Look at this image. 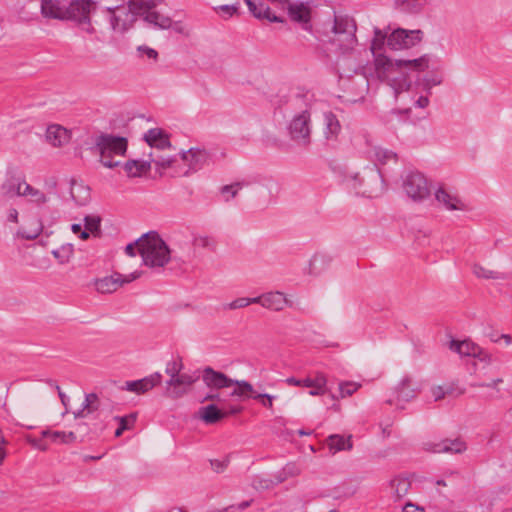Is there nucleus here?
Segmentation results:
<instances>
[{"mask_svg": "<svg viewBox=\"0 0 512 512\" xmlns=\"http://www.w3.org/2000/svg\"><path fill=\"white\" fill-rule=\"evenodd\" d=\"M146 142L153 148L164 150L171 146L168 135L159 128H152L144 136Z\"/></svg>", "mask_w": 512, "mask_h": 512, "instance_id": "27", "label": "nucleus"}, {"mask_svg": "<svg viewBox=\"0 0 512 512\" xmlns=\"http://www.w3.org/2000/svg\"><path fill=\"white\" fill-rule=\"evenodd\" d=\"M472 272L477 278L486 280H505L506 275L498 270H492L480 264H474Z\"/></svg>", "mask_w": 512, "mask_h": 512, "instance_id": "34", "label": "nucleus"}, {"mask_svg": "<svg viewBox=\"0 0 512 512\" xmlns=\"http://www.w3.org/2000/svg\"><path fill=\"white\" fill-rule=\"evenodd\" d=\"M44 437H50L54 442L61 443H73L76 441L77 437L74 432H60V431H49L45 430L42 432Z\"/></svg>", "mask_w": 512, "mask_h": 512, "instance_id": "41", "label": "nucleus"}, {"mask_svg": "<svg viewBox=\"0 0 512 512\" xmlns=\"http://www.w3.org/2000/svg\"><path fill=\"white\" fill-rule=\"evenodd\" d=\"M370 158L374 160L375 164L385 165L390 162H397V154L391 150L382 147H373L370 151Z\"/></svg>", "mask_w": 512, "mask_h": 512, "instance_id": "33", "label": "nucleus"}, {"mask_svg": "<svg viewBox=\"0 0 512 512\" xmlns=\"http://www.w3.org/2000/svg\"><path fill=\"white\" fill-rule=\"evenodd\" d=\"M287 5V11L290 19L294 22L300 23L305 30L311 29V7L309 3L296 2L289 3Z\"/></svg>", "mask_w": 512, "mask_h": 512, "instance_id": "21", "label": "nucleus"}, {"mask_svg": "<svg viewBox=\"0 0 512 512\" xmlns=\"http://www.w3.org/2000/svg\"><path fill=\"white\" fill-rule=\"evenodd\" d=\"M66 21H73L87 34H95L96 28L92 21V15L98 10V3L94 0H70L68 1Z\"/></svg>", "mask_w": 512, "mask_h": 512, "instance_id": "6", "label": "nucleus"}, {"mask_svg": "<svg viewBox=\"0 0 512 512\" xmlns=\"http://www.w3.org/2000/svg\"><path fill=\"white\" fill-rule=\"evenodd\" d=\"M449 349L460 356H472L474 358H479L481 361H491V356L488 353L484 352L478 345L468 340H451L449 343Z\"/></svg>", "mask_w": 512, "mask_h": 512, "instance_id": "18", "label": "nucleus"}, {"mask_svg": "<svg viewBox=\"0 0 512 512\" xmlns=\"http://www.w3.org/2000/svg\"><path fill=\"white\" fill-rule=\"evenodd\" d=\"M70 194L72 199L78 205H85L88 203L90 198L89 189L82 184L72 183Z\"/></svg>", "mask_w": 512, "mask_h": 512, "instance_id": "38", "label": "nucleus"}, {"mask_svg": "<svg viewBox=\"0 0 512 512\" xmlns=\"http://www.w3.org/2000/svg\"><path fill=\"white\" fill-rule=\"evenodd\" d=\"M411 483L408 478L405 477H395L390 481V489L393 495L397 500L404 497L409 489Z\"/></svg>", "mask_w": 512, "mask_h": 512, "instance_id": "35", "label": "nucleus"}, {"mask_svg": "<svg viewBox=\"0 0 512 512\" xmlns=\"http://www.w3.org/2000/svg\"><path fill=\"white\" fill-rule=\"evenodd\" d=\"M250 304H257L256 297L253 298H247V297H241L237 298L231 303L228 304V308L231 310L244 308Z\"/></svg>", "mask_w": 512, "mask_h": 512, "instance_id": "51", "label": "nucleus"}, {"mask_svg": "<svg viewBox=\"0 0 512 512\" xmlns=\"http://www.w3.org/2000/svg\"><path fill=\"white\" fill-rule=\"evenodd\" d=\"M503 382V379L502 378H496V379H492L490 382H478V381H474V382H471L470 383V387L472 388H482V387H487V388H493V389H496L497 385L502 383Z\"/></svg>", "mask_w": 512, "mask_h": 512, "instance_id": "55", "label": "nucleus"}, {"mask_svg": "<svg viewBox=\"0 0 512 512\" xmlns=\"http://www.w3.org/2000/svg\"><path fill=\"white\" fill-rule=\"evenodd\" d=\"M244 186H247L244 182H235L230 185H225L221 188V193L223 195L230 194L231 198H234L237 196L238 191L241 190Z\"/></svg>", "mask_w": 512, "mask_h": 512, "instance_id": "53", "label": "nucleus"}, {"mask_svg": "<svg viewBox=\"0 0 512 512\" xmlns=\"http://www.w3.org/2000/svg\"><path fill=\"white\" fill-rule=\"evenodd\" d=\"M323 134L327 141H335L341 131V125L335 114L328 111L323 114Z\"/></svg>", "mask_w": 512, "mask_h": 512, "instance_id": "26", "label": "nucleus"}, {"mask_svg": "<svg viewBox=\"0 0 512 512\" xmlns=\"http://www.w3.org/2000/svg\"><path fill=\"white\" fill-rule=\"evenodd\" d=\"M360 384L355 382H342L339 384L340 395L342 398L351 396L360 388Z\"/></svg>", "mask_w": 512, "mask_h": 512, "instance_id": "50", "label": "nucleus"}, {"mask_svg": "<svg viewBox=\"0 0 512 512\" xmlns=\"http://www.w3.org/2000/svg\"><path fill=\"white\" fill-rule=\"evenodd\" d=\"M402 68H408L414 71H424L428 68L429 59L426 56H422L412 60H401Z\"/></svg>", "mask_w": 512, "mask_h": 512, "instance_id": "45", "label": "nucleus"}, {"mask_svg": "<svg viewBox=\"0 0 512 512\" xmlns=\"http://www.w3.org/2000/svg\"><path fill=\"white\" fill-rule=\"evenodd\" d=\"M403 512H425L423 507L415 505L411 502L406 503L403 507Z\"/></svg>", "mask_w": 512, "mask_h": 512, "instance_id": "64", "label": "nucleus"}, {"mask_svg": "<svg viewBox=\"0 0 512 512\" xmlns=\"http://www.w3.org/2000/svg\"><path fill=\"white\" fill-rule=\"evenodd\" d=\"M100 411L99 414L102 413L101 410V402L95 393H90L85 396V400L82 405V409L74 412V417L77 418H86L88 415Z\"/></svg>", "mask_w": 512, "mask_h": 512, "instance_id": "28", "label": "nucleus"}, {"mask_svg": "<svg viewBox=\"0 0 512 512\" xmlns=\"http://www.w3.org/2000/svg\"><path fill=\"white\" fill-rule=\"evenodd\" d=\"M403 188L413 201H422L430 195L428 182L423 174L419 172H410L403 181Z\"/></svg>", "mask_w": 512, "mask_h": 512, "instance_id": "14", "label": "nucleus"}, {"mask_svg": "<svg viewBox=\"0 0 512 512\" xmlns=\"http://www.w3.org/2000/svg\"><path fill=\"white\" fill-rule=\"evenodd\" d=\"M69 0H41L40 10L44 18L66 21Z\"/></svg>", "mask_w": 512, "mask_h": 512, "instance_id": "20", "label": "nucleus"}, {"mask_svg": "<svg viewBox=\"0 0 512 512\" xmlns=\"http://www.w3.org/2000/svg\"><path fill=\"white\" fill-rule=\"evenodd\" d=\"M85 230L89 233H95L100 230L101 218L96 215H87L84 218Z\"/></svg>", "mask_w": 512, "mask_h": 512, "instance_id": "48", "label": "nucleus"}, {"mask_svg": "<svg viewBox=\"0 0 512 512\" xmlns=\"http://www.w3.org/2000/svg\"><path fill=\"white\" fill-rule=\"evenodd\" d=\"M141 275L140 272H133L129 275H122L120 273H115L109 277H104L98 281H96V289L100 293H112L116 291L120 286L126 283H130Z\"/></svg>", "mask_w": 512, "mask_h": 512, "instance_id": "17", "label": "nucleus"}, {"mask_svg": "<svg viewBox=\"0 0 512 512\" xmlns=\"http://www.w3.org/2000/svg\"><path fill=\"white\" fill-rule=\"evenodd\" d=\"M151 169V161L129 160L124 164L128 177H141Z\"/></svg>", "mask_w": 512, "mask_h": 512, "instance_id": "31", "label": "nucleus"}, {"mask_svg": "<svg viewBox=\"0 0 512 512\" xmlns=\"http://www.w3.org/2000/svg\"><path fill=\"white\" fill-rule=\"evenodd\" d=\"M210 464H211L212 469L216 473H222L227 468L228 460L214 459V460H210Z\"/></svg>", "mask_w": 512, "mask_h": 512, "instance_id": "61", "label": "nucleus"}, {"mask_svg": "<svg viewBox=\"0 0 512 512\" xmlns=\"http://www.w3.org/2000/svg\"><path fill=\"white\" fill-rule=\"evenodd\" d=\"M256 301L257 304H260L262 307L273 311H281L285 306L292 305L285 294L280 291H272L261 294L256 297Z\"/></svg>", "mask_w": 512, "mask_h": 512, "instance_id": "22", "label": "nucleus"}, {"mask_svg": "<svg viewBox=\"0 0 512 512\" xmlns=\"http://www.w3.org/2000/svg\"><path fill=\"white\" fill-rule=\"evenodd\" d=\"M348 185L356 191L357 194L373 198L384 192V180L377 166L367 167L362 175H355L347 179Z\"/></svg>", "mask_w": 512, "mask_h": 512, "instance_id": "4", "label": "nucleus"}, {"mask_svg": "<svg viewBox=\"0 0 512 512\" xmlns=\"http://www.w3.org/2000/svg\"><path fill=\"white\" fill-rule=\"evenodd\" d=\"M197 379L198 377L187 373H180L174 379H169L166 381V396L171 399L183 397L188 393L189 387H191Z\"/></svg>", "mask_w": 512, "mask_h": 512, "instance_id": "16", "label": "nucleus"}, {"mask_svg": "<svg viewBox=\"0 0 512 512\" xmlns=\"http://www.w3.org/2000/svg\"><path fill=\"white\" fill-rule=\"evenodd\" d=\"M128 147L125 137L111 134H101L95 140V149L100 154L101 163L107 168H114L120 161H114L115 156H124Z\"/></svg>", "mask_w": 512, "mask_h": 512, "instance_id": "5", "label": "nucleus"}, {"mask_svg": "<svg viewBox=\"0 0 512 512\" xmlns=\"http://www.w3.org/2000/svg\"><path fill=\"white\" fill-rule=\"evenodd\" d=\"M114 420L118 422L119 427L115 431V436L120 437L124 431L130 430L133 428L135 422H136V415L135 414H129L127 416H116L114 417Z\"/></svg>", "mask_w": 512, "mask_h": 512, "instance_id": "42", "label": "nucleus"}, {"mask_svg": "<svg viewBox=\"0 0 512 512\" xmlns=\"http://www.w3.org/2000/svg\"><path fill=\"white\" fill-rule=\"evenodd\" d=\"M327 379L323 373H316L315 378H311V385L309 388H322L326 389Z\"/></svg>", "mask_w": 512, "mask_h": 512, "instance_id": "56", "label": "nucleus"}, {"mask_svg": "<svg viewBox=\"0 0 512 512\" xmlns=\"http://www.w3.org/2000/svg\"><path fill=\"white\" fill-rule=\"evenodd\" d=\"M466 450V444L460 439H446L435 443L432 451L435 453H462Z\"/></svg>", "mask_w": 512, "mask_h": 512, "instance_id": "29", "label": "nucleus"}, {"mask_svg": "<svg viewBox=\"0 0 512 512\" xmlns=\"http://www.w3.org/2000/svg\"><path fill=\"white\" fill-rule=\"evenodd\" d=\"M301 473V469L296 463H287L281 471L275 474L276 483H282L289 478L296 477Z\"/></svg>", "mask_w": 512, "mask_h": 512, "instance_id": "40", "label": "nucleus"}, {"mask_svg": "<svg viewBox=\"0 0 512 512\" xmlns=\"http://www.w3.org/2000/svg\"><path fill=\"white\" fill-rule=\"evenodd\" d=\"M285 382L290 386H302V387H310L311 378L306 377L304 379H297L295 377H289L285 380Z\"/></svg>", "mask_w": 512, "mask_h": 512, "instance_id": "58", "label": "nucleus"}, {"mask_svg": "<svg viewBox=\"0 0 512 512\" xmlns=\"http://www.w3.org/2000/svg\"><path fill=\"white\" fill-rule=\"evenodd\" d=\"M251 504V501H243L240 504L236 505H230L226 508H224L221 512H237V511H243L247 507H249Z\"/></svg>", "mask_w": 512, "mask_h": 512, "instance_id": "62", "label": "nucleus"}, {"mask_svg": "<svg viewBox=\"0 0 512 512\" xmlns=\"http://www.w3.org/2000/svg\"><path fill=\"white\" fill-rule=\"evenodd\" d=\"M138 51L145 54L150 59L156 60L158 57V52L155 49L150 48L148 46H139Z\"/></svg>", "mask_w": 512, "mask_h": 512, "instance_id": "63", "label": "nucleus"}, {"mask_svg": "<svg viewBox=\"0 0 512 512\" xmlns=\"http://www.w3.org/2000/svg\"><path fill=\"white\" fill-rule=\"evenodd\" d=\"M182 368L183 365L180 361L172 360L167 363L165 372L170 376V379H174L180 374Z\"/></svg>", "mask_w": 512, "mask_h": 512, "instance_id": "52", "label": "nucleus"}, {"mask_svg": "<svg viewBox=\"0 0 512 512\" xmlns=\"http://www.w3.org/2000/svg\"><path fill=\"white\" fill-rule=\"evenodd\" d=\"M239 6L238 4H232V5H220L215 8L216 12L221 16L223 19H229L233 15L238 13Z\"/></svg>", "mask_w": 512, "mask_h": 512, "instance_id": "49", "label": "nucleus"}, {"mask_svg": "<svg viewBox=\"0 0 512 512\" xmlns=\"http://www.w3.org/2000/svg\"><path fill=\"white\" fill-rule=\"evenodd\" d=\"M202 381L206 387L231 389L229 396L232 399L244 401L246 399L253 398L258 400L265 408L269 410L273 409V400L276 396L266 393H256L252 384L246 380L232 379L225 373L207 366L202 371Z\"/></svg>", "mask_w": 512, "mask_h": 512, "instance_id": "1", "label": "nucleus"}, {"mask_svg": "<svg viewBox=\"0 0 512 512\" xmlns=\"http://www.w3.org/2000/svg\"><path fill=\"white\" fill-rule=\"evenodd\" d=\"M421 30H405L398 28L387 38V45L392 50L408 49L415 46L422 40Z\"/></svg>", "mask_w": 512, "mask_h": 512, "instance_id": "15", "label": "nucleus"}, {"mask_svg": "<svg viewBox=\"0 0 512 512\" xmlns=\"http://www.w3.org/2000/svg\"><path fill=\"white\" fill-rule=\"evenodd\" d=\"M374 66L376 77L381 81H388L391 84L396 83L397 81L395 74L402 71L401 59L392 61L391 59L387 58L382 54H378L377 56H375ZM395 85L397 86L395 87V89L396 91H398L408 89L410 83L407 81L405 77H403L401 81H399Z\"/></svg>", "mask_w": 512, "mask_h": 512, "instance_id": "9", "label": "nucleus"}, {"mask_svg": "<svg viewBox=\"0 0 512 512\" xmlns=\"http://www.w3.org/2000/svg\"><path fill=\"white\" fill-rule=\"evenodd\" d=\"M251 14L260 20H267L272 23H282L283 18L275 15L269 6L262 2L255 3L252 0H244Z\"/></svg>", "mask_w": 512, "mask_h": 512, "instance_id": "24", "label": "nucleus"}, {"mask_svg": "<svg viewBox=\"0 0 512 512\" xmlns=\"http://www.w3.org/2000/svg\"><path fill=\"white\" fill-rule=\"evenodd\" d=\"M207 388L209 392L204 396L201 402L210 401L211 403L198 410V418L205 424H216L230 415H237L242 412V406L230 403L228 397H231L229 393L226 394L224 392L225 389Z\"/></svg>", "mask_w": 512, "mask_h": 512, "instance_id": "2", "label": "nucleus"}, {"mask_svg": "<svg viewBox=\"0 0 512 512\" xmlns=\"http://www.w3.org/2000/svg\"><path fill=\"white\" fill-rule=\"evenodd\" d=\"M397 401L408 402L416 396V389L412 387L410 377H404L395 388Z\"/></svg>", "mask_w": 512, "mask_h": 512, "instance_id": "32", "label": "nucleus"}, {"mask_svg": "<svg viewBox=\"0 0 512 512\" xmlns=\"http://www.w3.org/2000/svg\"><path fill=\"white\" fill-rule=\"evenodd\" d=\"M337 51L339 54L335 60V68L340 78H351L354 74H358L362 69V61L355 46L351 49L341 46Z\"/></svg>", "mask_w": 512, "mask_h": 512, "instance_id": "11", "label": "nucleus"}, {"mask_svg": "<svg viewBox=\"0 0 512 512\" xmlns=\"http://www.w3.org/2000/svg\"><path fill=\"white\" fill-rule=\"evenodd\" d=\"M182 160L188 164L190 169L197 170L207 160V153L200 149H189L181 154Z\"/></svg>", "mask_w": 512, "mask_h": 512, "instance_id": "30", "label": "nucleus"}, {"mask_svg": "<svg viewBox=\"0 0 512 512\" xmlns=\"http://www.w3.org/2000/svg\"><path fill=\"white\" fill-rule=\"evenodd\" d=\"M331 262V258L325 254H315L309 262V274H320Z\"/></svg>", "mask_w": 512, "mask_h": 512, "instance_id": "36", "label": "nucleus"}, {"mask_svg": "<svg viewBox=\"0 0 512 512\" xmlns=\"http://www.w3.org/2000/svg\"><path fill=\"white\" fill-rule=\"evenodd\" d=\"M74 254V247L72 244L62 245L60 248L52 251V255L58 260L60 264H66L70 261Z\"/></svg>", "mask_w": 512, "mask_h": 512, "instance_id": "44", "label": "nucleus"}, {"mask_svg": "<svg viewBox=\"0 0 512 512\" xmlns=\"http://www.w3.org/2000/svg\"><path fill=\"white\" fill-rule=\"evenodd\" d=\"M435 199L439 205L448 211H466L468 206L457 194L448 191L444 186L435 191Z\"/></svg>", "mask_w": 512, "mask_h": 512, "instance_id": "19", "label": "nucleus"}, {"mask_svg": "<svg viewBox=\"0 0 512 512\" xmlns=\"http://www.w3.org/2000/svg\"><path fill=\"white\" fill-rule=\"evenodd\" d=\"M46 140L54 147H61L70 141V132L60 125H51L46 130Z\"/></svg>", "mask_w": 512, "mask_h": 512, "instance_id": "25", "label": "nucleus"}, {"mask_svg": "<svg viewBox=\"0 0 512 512\" xmlns=\"http://www.w3.org/2000/svg\"><path fill=\"white\" fill-rule=\"evenodd\" d=\"M150 161L154 162L155 165L160 169H167L171 167L175 160L171 157H159L157 159H151Z\"/></svg>", "mask_w": 512, "mask_h": 512, "instance_id": "60", "label": "nucleus"}, {"mask_svg": "<svg viewBox=\"0 0 512 512\" xmlns=\"http://www.w3.org/2000/svg\"><path fill=\"white\" fill-rule=\"evenodd\" d=\"M161 381L162 375L159 372H155L145 378L126 382V390L136 394H143L159 385Z\"/></svg>", "mask_w": 512, "mask_h": 512, "instance_id": "23", "label": "nucleus"}, {"mask_svg": "<svg viewBox=\"0 0 512 512\" xmlns=\"http://www.w3.org/2000/svg\"><path fill=\"white\" fill-rule=\"evenodd\" d=\"M388 38L385 33L381 30H375V36L371 43V50L375 53L376 50H380L384 45L385 39Z\"/></svg>", "mask_w": 512, "mask_h": 512, "instance_id": "54", "label": "nucleus"}, {"mask_svg": "<svg viewBox=\"0 0 512 512\" xmlns=\"http://www.w3.org/2000/svg\"><path fill=\"white\" fill-rule=\"evenodd\" d=\"M396 2L402 10L417 13L423 8L426 0H396Z\"/></svg>", "mask_w": 512, "mask_h": 512, "instance_id": "46", "label": "nucleus"}, {"mask_svg": "<svg viewBox=\"0 0 512 512\" xmlns=\"http://www.w3.org/2000/svg\"><path fill=\"white\" fill-rule=\"evenodd\" d=\"M290 139L300 147L307 148L311 144L312 122L311 112L304 109L295 113L287 126Z\"/></svg>", "mask_w": 512, "mask_h": 512, "instance_id": "7", "label": "nucleus"}, {"mask_svg": "<svg viewBox=\"0 0 512 512\" xmlns=\"http://www.w3.org/2000/svg\"><path fill=\"white\" fill-rule=\"evenodd\" d=\"M355 32L356 25L352 18L348 16H335L332 27L333 36L330 38V42L336 48L345 46L346 49H351L357 43Z\"/></svg>", "mask_w": 512, "mask_h": 512, "instance_id": "10", "label": "nucleus"}, {"mask_svg": "<svg viewBox=\"0 0 512 512\" xmlns=\"http://www.w3.org/2000/svg\"><path fill=\"white\" fill-rule=\"evenodd\" d=\"M43 229L41 221L36 220L31 229L23 228L20 232L21 236L27 240H33L37 238Z\"/></svg>", "mask_w": 512, "mask_h": 512, "instance_id": "47", "label": "nucleus"}, {"mask_svg": "<svg viewBox=\"0 0 512 512\" xmlns=\"http://www.w3.org/2000/svg\"><path fill=\"white\" fill-rule=\"evenodd\" d=\"M451 393L450 389H444L443 386H434L431 388V395L435 401H439L445 397L446 394Z\"/></svg>", "mask_w": 512, "mask_h": 512, "instance_id": "59", "label": "nucleus"}, {"mask_svg": "<svg viewBox=\"0 0 512 512\" xmlns=\"http://www.w3.org/2000/svg\"><path fill=\"white\" fill-rule=\"evenodd\" d=\"M162 1L130 0V6L135 13L143 17V20L154 28L169 29L172 26V19L154 10Z\"/></svg>", "mask_w": 512, "mask_h": 512, "instance_id": "8", "label": "nucleus"}, {"mask_svg": "<svg viewBox=\"0 0 512 512\" xmlns=\"http://www.w3.org/2000/svg\"><path fill=\"white\" fill-rule=\"evenodd\" d=\"M103 12H105L109 17L111 29L114 32L121 34L128 31L136 21V16H139L132 10L130 1L128 2V7H109L103 10Z\"/></svg>", "mask_w": 512, "mask_h": 512, "instance_id": "12", "label": "nucleus"}, {"mask_svg": "<svg viewBox=\"0 0 512 512\" xmlns=\"http://www.w3.org/2000/svg\"><path fill=\"white\" fill-rule=\"evenodd\" d=\"M3 190L9 197H28L31 202L37 205H43L48 201V197L43 191L34 188L25 181H19L16 179L9 180L3 185Z\"/></svg>", "mask_w": 512, "mask_h": 512, "instance_id": "13", "label": "nucleus"}, {"mask_svg": "<svg viewBox=\"0 0 512 512\" xmlns=\"http://www.w3.org/2000/svg\"><path fill=\"white\" fill-rule=\"evenodd\" d=\"M277 484L275 477L270 478L266 475H255L252 479V487L258 491L271 489Z\"/></svg>", "mask_w": 512, "mask_h": 512, "instance_id": "43", "label": "nucleus"}, {"mask_svg": "<svg viewBox=\"0 0 512 512\" xmlns=\"http://www.w3.org/2000/svg\"><path fill=\"white\" fill-rule=\"evenodd\" d=\"M327 379L323 373H316L315 378H311V385L309 388H322L326 389Z\"/></svg>", "mask_w": 512, "mask_h": 512, "instance_id": "57", "label": "nucleus"}, {"mask_svg": "<svg viewBox=\"0 0 512 512\" xmlns=\"http://www.w3.org/2000/svg\"><path fill=\"white\" fill-rule=\"evenodd\" d=\"M327 444L331 450L334 452L342 451V450H350L352 448V443L350 441V437L348 439L344 438L341 435L335 434L331 435L327 439Z\"/></svg>", "mask_w": 512, "mask_h": 512, "instance_id": "39", "label": "nucleus"}, {"mask_svg": "<svg viewBox=\"0 0 512 512\" xmlns=\"http://www.w3.org/2000/svg\"><path fill=\"white\" fill-rule=\"evenodd\" d=\"M192 246L194 247V249H205L208 251H215L217 247V242L212 236L195 234L192 239Z\"/></svg>", "mask_w": 512, "mask_h": 512, "instance_id": "37", "label": "nucleus"}, {"mask_svg": "<svg viewBox=\"0 0 512 512\" xmlns=\"http://www.w3.org/2000/svg\"><path fill=\"white\" fill-rule=\"evenodd\" d=\"M136 244L143 264L150 268H162L171 259V250L155 231L142 235Z\"/></svg>", "mask_w": 512, "mask_h": 512, "instance_id": "3", "label": "nucleus"}]
</instances>
